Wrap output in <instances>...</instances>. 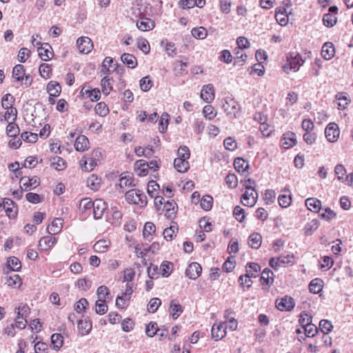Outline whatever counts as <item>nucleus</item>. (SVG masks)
<instances>
[{
    "instance_id": "nucleus-62",
    "label": "nucleus",
    "mask_w": 353,
    "mask_h": 353,
    "mask_svg": "<svg viewBox=\"0 0 353 353\" xmlns=\"http://www.w3.org/2000/svg\"><path fill=\"white\" fill-rule=\"evenodd\" d=\"M261 270V267L258 263H250L247 267L246 272L249 274L250 276L252 277H256V274Z\"/></svg>"
},
{
    "instance_id": "nucleus-16",
    "label": "nucleus",
    "mask_w": 353,
    "mask_h": 353,
    "mask_svg": "<svg viewBox=\"0 0 353 353\" xmlns=\"http://www.w3.org/2000/svg\"><path fill=\"white\" fill-rule=\"evenodd\" d=\"M21 268V263L19 259L15 256L9 257L7 261V267L3 270L5 274H8L9 270H11L14 272H18Z\"/></svg>"
},
{
    "instance_id": "nucleus-46",
    "label": "nucleus",
    "mask_w": 353,
    "mask_h": 353,
    "mask_svg": "<svg viewBox=\"0 0 353 353\" xmlns=\"http://www.w3.org/2000/svg\"><path fill=\"white\" fill-rule=\"evenodd\" d=\"M96 165H97V160H95L94 159H93L92 157L88 160L82 159L81 161V168L87 172L92 171Z\"/></svg>"
},
{
    "instance_id": "nucleus-44",
    "label": "nucleus",
    "mask_w": 353,
    "mask_h": 353,
    "mask_svg": "<svg viewBox=\"0 0 353 353\" xmlns=\"http://www.w3.org/2000/svg\"><path fill=\"white\" fill-rule=\"evenodd\" d=\"M319 226V222L316 219H312L311 221L307 223L305 228V234L306 235H311L314 231H316Z\"/></svg>"
},
{
    "instance_id": "nucleus-11",
    "label": "nucleus",
    "mask_w": 353,
    "mask_h": 353,
    "mask_svg": "<svg viewBox=\"0 0 353 353\" xmlns=\"http://www.w3.org/2000/svg\"><path fill=\"white\" fill-rule=\"evenodd\" d=\"M114 63V61L112 58L110 57H105L103 59L102 64L101 65V69L99 72L100 75L108 76V74H109L110 72H112L115 69L114 65H116V63L112 65Z\"/></svg>"
},
{
    "instance_id": "nucleus-40",
    "label": "nucleus",
    "mask_w": 353,
    "mask_h": 353,
    "mask_svg": "<svg viewBox=\"0 0 353 353\" xmlns=\"http://www.w3.org/2000/svg\"><path fill=\"white\" fill-rule=\"evenodd\" d=\"M273 272L271 270L268 268H265L263 271L262 272L261 276V281H262V283H265L266 285H270L273 283L274 279H273Z\"/></svg>"
},
{
    "instance_id": "nucleus-59",
    "label": "nucleus",
    "mask_w": 353,
    "mask_h": 353,
    "mask_svg": "<svg viewBox=\"0 0 353 353\" xmlns=\"http://www.w3.org/2000/svg\"><path fill=\"white\" fill-rule=\"evenodd\" d=\"M135 272L132 268H126L123 271V282L132 283Z\"/></svg>"
},
{
    "instance_id": "nucleus-57",
    "label": "nucleus",
    "mask_w": 353,
    "mask_h": 353,
    "mask_svg": "<svg viewBox=\"0 0 353 353\" xmlns=\"http://www.w3.org/2000/svg\"><path fill=\"white\" fill-rule=\"evenodd\" d=\"M30 307L27 304L21 303L17 307L15 308V313L17 315L27 317L30 313Z\"/></svg>"
},
{
    "instance_id": "nucleus-41",
    "label": "nucleus",
    "mask_w": 353,
    "mask_h": 353,
    "mask_svg": "<svg viewBox=\"0 0 353 353\" xmlns=\"http://www.w3.org/2000/svg\"><path fill=\"white\" fill-rule=\"evenodd\" d=\"M25 75L24 66L21 64L15 65L12 70V77L17 81H21L23 79Z\"/></svg>"
},
{
    "instance_id": "nucleus-10",
    "label": "nucleus",
    "mask_w": 353,
    "mask_h": 353,
    "mask_svg": "<svg viewBox=\"0 0 353 353\" xmlns=\"http://www.w3.org/2000/svg\"><path fill=\"white\" fill-rule=\"evenodd\" d=\"M77 45L81 53L88 54L93 48L92 40L87 37H82L77 39Z\"/></svg>"
},
{
    "instance_id": "nucleus-34",
    "label": "nucleus",
    "mask_w": 353,
    "mask_h": 353,
    "mask_svg": "<svg viewBox=\"0 0 353 353\" xmlns=\"http://www.w3.org/2000/svg\"><path fill=\"white\" fill-rule=\"evenodd\" d=\"M234 166L238 172H245L248 170L250 165L248 161L242 158H236L234 161Z\"/></svg>"
},
{
    "instance_id": "nucleus-49",
    "label": "nucleus",
    "mask_w": 353,
    "mask_h": 353,
    "mask_svg": "<svg viewBox=\"0 0 353 353\" xmlns=\"http://www.w3.org/2000/svg\"><path fill=\"white\" fill-rule=\"evenodd\" d=\"M192 35L197 39H203L207 35L208 32L203 27L194 28L191 31Z\"/></svg>"
},
{
    "instance_id": "nucleus-5",
    "label": "nucleus",
    "mask_w": 353,
    "mask_h": 353,
    "mask_svg": "<svg viewBox=\"0 0 353 353\" xmlns=\"http://www.w3.org/2000/svg\"><path fill=\"white\" fill-rule=\"evenodd\" d=\"M223 108L228 115H231L234 118L239 114L241 108L239 103L232 98H225L223 104Z\"/></svg>"
},
{
    "instance_id": "nucleus-4",
    "label": "nucleus",
    "mask_w": 353,
    "mask_h": 353,
    "mask_svg": "<svg viewBox=\"0 0 353 353\" xmlns=\"http://www.w3.org/2000/svg\"><path fill=\"white\" fill-rule=\"evenodd\" d=\"M258 194L254 187L245 185V192L241 196V203L245 206L252 207L257 201Z\"/></svg>"
},
{
    "instance_id": "nucleus-7",
    "label": "nucleus",
    "mask_w": 353,
    "mask_h": 353,
    "mask_svg": "<svg viewBox=\"0 0 353 353\" xmlns=\"http://www.w3.org/2000/svg\"><path fill=\"white\" fill-rule=\"evenodd\" d=\"M340 134L338 125L334 123L328 124L325 130V135L327 141L334 143L337 141Z\"/></svg>"
},
{
    "instance_id": "nucleus-25",
    "label": "nucleus",
    "mask_w": 353,
    "mask_h": 353,
    "mask_svg": "<svg viewBox=\"0 0 353 353\" xmlns=\"http://www.w3.org/2000/svg\"><path fill=\"white\" fill-rule=\"evenodd\" d=\"M307 209L314 212H319L321 209V201L316 198H308L305 201Z\"/></svg>"
},
{
    "instance_id": "nucleus-26",
    "label": "nucleus",
    "mask_w": 353,
    "mask_h": 353,
    "mask_svg": "<svg viewBox=\"0 0 353 353\" xmlns=\"http://www.w3.org/2000/svg\"><path fill=\"white\" fill-rule=\"evenodd\" d=\"M46 90L50 96L59 97L61 92V87L57 81H51L48 83Z\"/></svg>"
},
{
    "instance_id": "nucleus-51",
    "label": "nucleus",
    "mask_w": 353,
    "mask_h": 353,
    "mask_svg": "<svg viewBox=\"0 0 353 353\" xmlns=\"http://www.w3.org/2000/svg\"><path fill=\"white\" fill-rule=\"evenodd\" d=\"M6 283L10 287H19L22 282L20 276L18 274H14L6 278Z\"/></svg>"
},
{
    "instance_id": "nucleus-14",
    "label": "nucleus",
    "mask_w": 353,
    "mask_h": 353,
    "mask_svg": "<svg viewBox=\"0 0 353 353\" xmlns=\"http://www.w3.org/2000/svg\"><path fill=\"white\" fill-rule=\"evenodd\" d=\"M201 98L206 103L212 102L214 99V90L212 84L203 86L201 91Z\"/></svg>"
},
{
    "instance_id": "nucleus-21",
    "label": "nucleus",
    "mask_w": 353,
    "mask_h": 353,
    "mask_svg": "<svg viewBox=\"0 0 353 353\" xmlns=\"http://www.w3.org/2000/svg\"><path fill=\"white\" fill-rule=\"evenodd\" d=\"M335 53L334 45L331 42H326L323 44L321 50L322 57L326 59H331Z\"/></svg>"
},
{
    "instance_id": "nucleus-3",
    "label": "nucleus",
    "mask_w": 353,
    "mask_h": 353,
    "mask_svg": "<svg viewBox=\"0 0 353 353\" xmlns=\"http://www.w3.org/2000/svg\"><path fill=\"white\" fill-rule=\"evenodd\" d=\"M125 199L130 203L144 206L147 203L146 196L139 190L132 189L125 193Z\"/></svg>"
},
{
    "instance_id": "nucleus-45",
    "label": "nucleus",
    "mask_w": 353,
    "mask_h": 353,
    "mask_svg": "<svg viewBox=\"0 0 353 353\" xmlns=\"http://www.w3.org/2000/svg\"><path fill=\"white\" fill-rule=\"evenodd\" d=\"M336 99L339 101L338 105L340 109H345L350 101L345 93H338L336 95Z\"/></svg>"
},
{
    "instance_id": "nucleus-42",
    "label": "nucleus",
    "mask_w": 353,
    "mask_h": 353,
    "mask_svg": "<svg viewBox=\"0 0 353 353\" xmlns=\"http://www.w3.org/2000/svg\"><path fill=\"white\" fill-rule=\"evenodd\" d=\"M173 265L168 261H163L159 268L161 274L164 277H168L172 271Z\"/></svg>"
},
{
    "instance_id": "nucleus-63",
    "label": "nucleus",
    "mask_w": 353,
    "mask_h": 353,
    "mask_svg": "<svg viewBox=\"0 0 353 353\" xmlns=\"http://www.w3.org/2000/svg\"><path fill=\"white\" fill-rule=\"evenodd\" d=\"M14 101V98L10 94H6L2 98L1 105H2L3 108H12Z\"/></svg>"
},
{
    "instance_id": "nucleus-60",
    "label": "nucleus",
    "mask_w": 353,
    "mask_h": 353,
    "mask_svg": "<svg viewBox=\"0 0 353 353\" xmlns=\"http://www.w3.org/2000/svg\"><path fill=\"white\" fill-rule=\"evenodd\" d=\"M21 139L28 143H35L38 139V135L36 133L24 132L21 134Z\"/></svg>"
},
{
    "instance_id": "nucleus-19",
    "label": "nucleus",
    "mask_w": 353,
    "mask_h": 353,
    "mask_svg": "<svg viewBox=\"0 0 353 353\" xmlns=\"http://www.w3.org/2000/svg\"><path fill=\"white\" fill-rule=\"evenodd\" d=\"M154 26V22L149 18H141L137 22V27L141 31L152 30Z\"/></svg>"
},
{
    "instance_id": "nucleus-50",
    "label": "nucleus",
    "mask_w": 353,
    "mask_h": 353,
    "mask_svg": "<svg viewBox=\"0 0 353 353\" xmlns=\"http://www.w3.org/2000/svg\"><path fill=\"white\" fill-rule=\"evenodd\" d=\"M110 294L109 289L105 285H101L97 289L98 300L100 302H105L106 296Z\"/></svg>"
},
{
    "instance_id": "nucleus-12",
    "label": "nucleus",
    "mask_w": 353,
    "mask_h": 353,
    "mask_svg": "<svg viewBox=\"0 0 353 353\" xmlns=\"http://www.w3.org/2000/svg\"><path fill=\"white\" fill-rule=\"evenodd\" d=\"M202 268L198 263H190L185 270V275L190 279H197L201 274Z\"/></svg>"
},
{
    "instance_id": "nucleus-9",
    "label": "nucleus",
    "mask_w": 353,
    "mask_h": 353,
    "mask_svg": "<svg viewBox=\"0 0 353 353\" xmlns=\"http://www.w3.org/2000/svg\"><path fill=\"white\" fill-rule=\"evenodd\" d=\"M276 306L281 311H290L294 307L295 303L292 297L285 296L276 301Z\"/></svg>"
},
{
    "instance_id": "nucleus-54",
    "label": "nucleus",
    "mask_w": 353,
    "mask_h": 353,
    "mask_svg": "<svg viewBox=\"0 0 353 353\" xmlns=\"http://www.w3.org/2000/svg\"><path fill=\"white\" fill-rule=\"evenodd\" d=\"M148 275L151 279L158 278L159 275L161 274V272L157 265L150 263V266L147 270Z\"/></svg>"
},
{
    "instance_id": "nucleus-17",
    "label": "nucleus",
    "mask_w": 353,
    "mask_h": 353,
    "mask_svg": "<svg viewBox=\"0 0 353 353\" xmlns=\"http://www.w3.org/2000/svg\"><path fill=\"white\" fill-rule=\"evenodd\" d=\"M38 53L40 58L45 61H48L53 55L52 48L48 43H44L39 48Z\"/></svg>"
},
{
    "instance_id": "nucleus-23",
    "label": "nucleus",
    "mask_w": 353,
    "mask_h": 353,
    "mask_svg": "<svg viewBox=\"0 0 353 353\" xmlns=\"http://www.w3.org/2000/svg\"><path fill=\"white\" fill-rule=\"evenodd\" d=\"M89 140L84 135H79L75 141L74 148L77 151H85L89 148Z\"/></svg>"
},
{
    "instance_id": "nucleus-39",
    "label": "nucleus",
    "mask_w": 353,
    "mask_h": 353,
    "mask_svg": "<svg viewBox=\"0 0 353 353\" xmlns=\"http://www.w3.org/2000/svg\"><path fill=\"white\" fill-rule=\"evenodd\" d=\"M51 343L54 350H59L63 345V338L60 334H53L51 336Z\"/></svg>"
},
{
    "instance_id": "nucleus-1",
    "label": "nucleus",
    "mask_w": 353,
    "mask_h": 353,
    "mask_svg": "<svg viewBox=\"0 0 353 353\" xmlns=\"http://www.w3.org/2000/svg\"><path fill=\"white\" fill-rule=\"evenodd\" d=\"M190 157L189 148L181 146L177 151V157L174 160V167L179 172H185L190 168L188 159Z\"/></svg>"
},
{
    "instance_id": "nucleus-37",
    "label": "nucleus",
    "mask_w": 353,
    "mask_h": 353,
    "mask_svg": "<svg viewBox=\"0 0 353 353\" xmlns=\"http://www.w3.org/2000/svg\"><path fill=\"white\" fill-rule=\"evenodd\" d=\"M101 180L97 175L92 174L87 179V185L92 190H97L101 186Z\"/></svg>"
},
{
    "instance_id": "nucleus-56",
    "label": "nucleus",
    "mask_w": 353,
    "mask_h": 353,
    "mask_svg": "<svg viewBox=\"0 0 353 353\" xmlns=\"http://www.w3.org/2000/svg\"><path fill=\"white\" fill-rule=\"evenodd\" d=\"M213 199L210 195H205L201 200V207L205 210H209L212 206Z\"/></svg>"
},
{
    "instance_id": "nucleus-28",
    "label": "nucleus",
    "mask_w": 353,
    "mask_h": 353,
    "mask_svg": "<svg viewBox=\"0 0 353 353\" xmlns=\"http://www.w3.org/2000/svg\"><path fill=\"white\" fill-rule=\"evenodd\" d=\"M296 144V134L294 132H288L283 134V145L285 148L292 147Z\"/></svg>"
},
{
    "instance_id": "nucleus-58",
    "label": "nucleus",
    "mask_w": 353,
    "mask_h": 353,
    "mask_svg": "<svg viewBox=\"0 0 353 353\" xmlns=\"http://www.w3.org/2000/svg\"><path fill=\"white\" fill-rule=\"evenodd\" d=\"M293 255H281L276 259V265H282L293 263Z\"/></svg>"
},
{
    "instance_id": "nucleus-47",
    "label": "nucleus",
    "mask_w": 353,
    "mask_h": 353,
    "mask_svg": "<svg viewBox=\"0 0 353 353\" xmlns=\"http://www.w3.org/2000/svg\"><path fill=\"white\" fill-rule=\"evenodd\" d=\"M234 65H243V63L246 61L247 55L243 52V50L237 49L234 50Z\"/></svg>"
},
{
    "instance_id": "nucleus-64",
    "label": "nucleus",
    "mask_w": 353,
    "mask_h": 353,
    "mask_svg": "<svg viewBox=\"0 0 353 353\" xmlns=\"http://www.w3.org/2000/svg\"><path fill=\"white\" fill-rule=\"evenodd\" d=\"M323 212L320 213V216L322 219L329 221L336 217V213L330 208H326L323 209Z\"/></svg>"
},
{
    "instance_id": "nucleus-13",
    "label": "nucleus",
    "mask_w": 353,
    "mask_h": 353,
    "mask_svg": "<svg viewBox=\"0 0 353 353\" xmlns=\"http://www.w3.org/2000/svg\"><path fill=\"white\" fill-rule=\"evenodd\" d=\"M92 207L93 215L95 219H101L107 208V204L101 199H96Z\"/></svg>"
},
{
    "instance_id": "nucleus-55",
    "label": "nucleus",
    "mask_w": 353,
    "mask_h": 353,
    "mask_svg": "<svg viewBox=\"0 0 353 353\" xmlns=\"http://www.w3.org/2000/svg\"><path fill=\"white\" fill-rule=\"evenodd\" d=\"M19 132V128L18 125L13 122H9L8 125L6 128V133L10 137H15L17 136Z\"/></svg>"
},
{
    "instance_id": "nucleus-30",
    "label": "nucleus",
    "mask_w": 353,
    "mask_h": 353,
    "mask_svg": "<svg viewBox=\"0 0 353 353\" xmlns=\"http://www.w3.org/2000/svg\"><path fill=\"white\" fill-rule=\"evenodd\" d=\"M112 78H110L108 76H104L101 79V85L102 92L105 95H108L112 90Z\"/></svg>"
},
{
    "instance_id": "nucleus-36",
    "label": "nucleus",
    "mask_w": 353,
    "mask_h": 353,
    "mask_svg": "<svg viewBox=\"0 0 353 353\" xmlns=\"http://www.w3.org/2000/svg\"><path fill=\"white\" fill-rule=\"evenodd\" d=\"M155 225L151 222H147L143 230V237L148 241L152 239V235L155 232Z\"/></svg>"
},
{
    "instance_id": "nucleus-24",
    "label": "nucleus",
    "mask_w": 353,
    "mask_h": 353,
    "mask_svg": "<svg viewBox=\"0 0 353 353\" xmlns=\"http://www.w3.org/2000/svg\"><path fill=\"white\" fill-rule=\"evenodd\" d=\"M57 242V239L51 236L41 238L39 242V247L41 250H48Z\"/></svg>"
},
{
    "instance_id": "nucleus-15",
    "label": "nucleus",
    "mask_w": 353,
    "mask_h": 353,
    "mask_svg": "<svg viewBox=\"0 0 353 353\" xmlns=\"http://www.w3.org/2000/svg\"><path fill=\"white\" fill-rule=\"evenodd\" d=\"M3 208L9 218L14 219L17 216V207L11 199H4Z\"/></svg>"
},
{
    "instance_id": "nucleus-43",
    "label": "nucleus",
    "mask_w": 353,
    "mask_h": 353,
    "mask_svg": "<svg viewBox=\"0 0 353 353\" xmlns=\"http://www.w3.org/2000/svg\"><path fill=\"white\" fill-rule=\"evenodd\" d=\"M110 245V242L106 240H99L96 242L93 246V249L95 252L103 253L105 252Z\"/></svg>"
},
{
    "instance_id": "nucleus-33",
    "label": "nucleus",
    "mask_w": 353,
    "mask_h": 353,
    "mask_svg": "<svg viewBox=\"0 0 353 353\" xmlns=\"http://www.w3.org/2000/svg\"><path fill=\"white\" fill-rule=\"evenodd\" d=\"M51 166L57 170H63L66 168V161L61 157L55 156L50 159Z\"/></svg>"
},
{
    "instance_id": "nucleus-22",
    "label": "nucleus",
    "mask_w": 353,
    "mask_h": 353,
    "mask_svg": "<svg viewBox=\"0 0 353 353\" xmlns=\"http://www.w3.org/2000/svg\"><path fill=\"white\" fill-rule=\"evenodd\" d=\"M121 60L128 68L134 69L137 66V58L132 54L124 53L121 57Z\"/></svg>"
},
{
    "instance_id": "nucleus-53",
    "label": "nucleus",
    "mask_w": 353,
    "mask_h": 353,
    "mask_svg": "<svg viewBox=\"0 0 353 353\" xmlns=\"http://www.w3.org/2000/svg\"><path fill=\"white\" fill-rule=\"evenodd\" d=\"M84 90V88H82L81 92L83 94H88V97H89L92 101H98L101 97V92L99 89H93L92 90L90 91L88 90Z\"/></svg>"
},
{
    "instance_id": "nucleus-29",
    "label": "nucleus",
    "mask_w": 353,
    "mask_h": 353,
    "mask_svg": "<svg viewBox=\"0 0 353 353\" xmlns=\"http://www.w3.org/2000/svg\"><path fill=\"white\" fill-rule=\"evenodd\" d=\"M63 225V220L56 218L53 220L51 225L48 227V232L51 234H56L61 232Z\"/></svg>"
},
{
    "instance_id": "nucleus-32",
    "label": "nucleus",
    "mask_w": 353,
    "mask_h": 353,
    "mask_svg": "<svg viewBox=\"0 0 353 353\" xmlns=\"http://www.w3.org/2000/svg\"><path fill=\"white\" fill-rule=\"evenodd\" d=\"M78 329L82 335H87L92 330V323L86 319L79 320L78 322Z\"/></svg>"
},
{
    "instance_id": "nucleus-8",
    "label": "nucleus",
    "mask_w": 353,
    "mask_h": 353,
    "mask_svg": "<svg viewBox=\"0 0 353 353\" xmlns=\"http://www.w3.org/2000/svg\"><path fill=\"white\" fill-rule=\"evenodd\" d=\"M39 185V179L37 176L30 178L23 176L20 179V188L25 191L33 190Z\"/></svg>"
},
{
    "instance_id": "nucleus-27",
    "label": "nucleus",
    "mask_w": 353,
    "mask_h": 353,
    "mask_svg": "<svg viewBox=\"0 0 353 353\" xmlns=\"http://www.w3.org/2000/svg\"><path fill=\"white\" fill-rule=\"evenodd\" d=\"M176 208H177V205L175 202H174L173 201H168L164 204V209L165 210V216L168 219L174 218L175 216V214L176 212Z\"/></svg>"
},
{
    "instance_id": "nucleus-48",
    "label": "nucleus",
    "mask_w": 353,
    "mask_h": 353,
    "mask_svg": "<svg viewBox=\"0 0 353 353\" xmlns=\"http://www.w3.org/2000/svg\"><path fill=\"white\" fill-rule=\"evenodd\" d=\"M96 114L101 117H105L109 113V108L104 102L98 103L94 108Z\"/></svg>"
},
{
    "instance_id": "nucleus-35",
    "label": "nucleus",
    "mask_w": 353,
    "mask_h": 353,
    "mask_svg": "<svg viewBox=\"0 0 353 353\" xmlns=\"http://www.w3.org/2000/svg\"><path fill=\"white\" fill-rule=\"evenodd\" d=\"M323 281L321 279H314L311 281L309 285L310 292L313 294H318L323 290Z\"/></svg>"
},
{
    "instance_id": "nucleus-2",
    "label": "nucleus",
    "mask_w": 353,
    "mask_h": 353,
    "mask_svg": "<svg viewBox=\"0 0 353 353\" xmlns=\"http://www.w3.org/2000/svg\"><path fill=\"white\" fill-rule=\"evenodd\" d=\"M303 63L304 61L302 59L300 54L293 52L288 53L286 55V62L283 65V68L286 73H290V72L292 70L296 72Z\"/></svg>"
},
{
    "instance_id": "nucleus-6",
    "label": "nucleus",
    "mask_w": 353,
    "mask_h": 353,
    "mask_svg": "<svg viewBox=\"0 0 353 353\" xmlns=\"http://www.w3.org/2000/svg\"><path fill=\"white\" fill-rule=\"evenodd\" d=\"M228 326L225 323H214L211 330L212 338L215 341H219L226 335Z\"/></svg>"
},
{
    "instance_id": "nucleus-31",
    "label": "nucleus",
    "mask_w": 353,
    "mask_h": 353,
    "mask_svg": "<svg viewBox=\"0 0 353 353\" xmlns=\"http://www.w3.org/2000/svg\"><path fill=\"white\" fill-rule=\"evenodd\" d=\"M170 312L172 317L176 319L183 312L182 306L176 300H172L170 305Z\"/></svg>"
},
{
    "instance_id": "nucleus-18",
    "label": "nucleus",
    "mask_w": 353,
    "mask_h": 353,
    "mask_svg": "<svg viewBox=\"0 0 353 353\" xmlns=\"http://www.w3.org/2000/svg\"><path fill=\"white\" fill-rule=\"evenodd\" d=\"M275 19L281 26H283L287 25L288 16L285 8H279L276 9Z\"/></svg>"
},
{
    "instance_id": "nucleus-52",
    "label": "nucleus",
    "mask_w": 353,
    "mask_h": 353,
    "mask_svg": "<svg viewBox=\"0 0 353 353\" xmlns=\"http://www.w3.org/2000/svg\"><path fill=\"white\" fill-rule=\"evenodd\" d=\"M174 225H171L170 228H165L163 231L164 238L168 241L172 240L174 234L178 230V228L176 223H173Z\"/></svg>"
},
{
    "instance_id": "nucleus-20",
    "label": "nucleus",
    "mask_w": 353,
    "mask_h": 353,
    "mask_svg": "<svg viewBox=\"0 0 353 353\" xmlns=\"http://www.w3.org/2000/svg\"><path fill=\"white\" fill-rule=\"evenodd\" d=\"M134 169L137 174L139 176H144L148 174V162L145 160H139L135 163Z\"/></svg>"
},
{
    "instance_id": "nucleus-38",
    "label": "nucleus",
    "mask_w": 353,
    "mask_h": 353,
    "mask_svg": "<svg viewBox=\"0 0 353 353\" xmlns=\"http://www.w3.org/2000/svg\"><path fill=\"white\" fill-rule=\"evenodd\" d=\"M262 242V237L259 233H252L249 236V245L251 248L258 249Z\"/></svg>"
},
{
    "instance_id": "nucleus-61",
    "label": "nucleus",
    "mask_w": 353,
    "mask_h": 353,
    "mask_svg": "<svg viewBox=\"0 0 353 353\" xmlns=\"http://www.w3.org/2000/svg\"><path fill=\"white\" fill-rule=\"evenodd\" d=\"M159 190V185L154 181L151 180L148 183V194L151 196H155L156 192Z\"/></svg>"
}]
</instances>
